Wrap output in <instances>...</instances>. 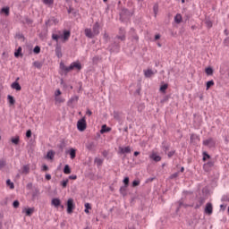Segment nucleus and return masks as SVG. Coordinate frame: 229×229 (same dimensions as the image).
<instances>
[{
  "label": "nucleus",
  "mask_w": 229,
  "mask_h": 229,
  "mask_svg": "<svg viewBox=\"0 0 229 229\" xmlns=\"http://www.w3.org/2000/svg\"><path fill=\"white\" fill-rule=\"evenodd\" d=\"M78 176L77 175H70L69 180H77Z\"/></svg>",
  "instance_id": "obj_62"
},
{
  "label": "nucleus",
  "mask_w": 229,
  "mask_h": 229,
  "mask_svg": "<svg viewBox=\"0 0 229 229\" xmlns=\"http://www.w3.org/2000/svg\"><path fill=\"white\" fill-rule=\"evenodd\" d=\"M78 99H80V97L78 96L72 97L68 101V106H72V105H75V103H78Z\"/></svg>",
  "instance_id": "obj_9"
},
{
  "label": "nucleus",
  "mask_w": 229,
  "mask_h": 229,
  "mask_svg": "<svg viewBox=\"0 0 229 229\" xmlns=\"http://www.w3.org/2000/svg\"><path fill=\"white\" fill-rule=\"evenodd\" d=\"M116 38H118V40H122V42H123V40H126V30H124L123 28L119 29V32L118 35L116 36Z\"/></svg>",
  "instance_id": "obj_6"
},
{
  "label": "nucleus",
  "mask_w": 229,
  "mask_h": 229,
  "mask_svg": "<svg viewBox=\"0 0 229 229\" xmlns=\"http://www.w3.org/2000/svg\"><path fill=\"white\" fill-rule=\"evenodd\" d=\"M2 13H4L6 16L10 15V7H3L1 10Z\"/></svg>",
  "instance_id": "obj_28"
},
{
  "label": "nucleus",
  "mask_w": 229,
  "mask_h": 229,
  "mask_svg": "<svg viewBox=\"0 0 229 229\" xmlns=\"http://www.w3.org/2000/svg\"><path fill=\"white\" fill-rule=\"evenodd\" d=\"M19 200H14L13 203V208H19Z\"/></svg>",
  "instance_id": "obj_51"
},
{
  "label": "nucleus",
  "mask_w": 229,
  "mask_h": 229,
  "mask_svg": "<svg viewBox=\"0 0 229 229\" xmlns=\"http://www.w3.org/2000/svg\"><path fill=\"white\" fill-rule=\"evenodd\" d=\"M169 87L168 84H164L160 87L159 90L160 92H162L163 94H165V90H167V88Z\"/></svg>",
  "instance_id": "obj_30"
},
{
  "label": "nucleus",
  "mask_w": 229,
  "mask_h": 229,
  "mask_svg": "<svg viewBox=\"0 0 229 229\" xmlns=\"http://www.w3.org/2000/svg\"><path fill=\"white\" fill-rule=\"evenodd\" d=\"M23 212H25L28 217H31V216H33V212H35V208H24Z\"/></svg>",
  "instance_id": "obj_14"
},
{
  "label": "nucleus",
  "mask_w": 229,
  "mask_h": 229,
  "mask_svg": "<svg viewBox=\"0 0 229 229\" xmlns=\"http://www.w3.org/2000/svg\"><path fill=\"white\" fill-rule=\"evenodd\" d=\"M214 210V208L212 207V203L208 202L206 204L205 208V214H208V216H212V212Z\"/></svg>",
  "instance_id": "obj_7"
},
{
  "label": "nucleus",
  "mask_w": 229,
  "mask_h": 229,
  "mask_svg": "<svg viewBox=\"0 0 229 229\" xmlns=\"http://www.w3.org/2000/svg\"><path fill=\"white\" fill-rule=\"evenodd\" d=\"M85 36L88 37V38H94L95 34L90 29H85L84 30Z\"/></svg>",
  "instance_id": "obj_12"
},
{
  "label": "nucleus",
  "mask_w": 229,
  "mask_h": 229,
  "mask_svg": "<svg viewBox=\"0 0 229 229\" xmlns=\"http://www.w3.org/2000/svg\"><path fill=\"white\" fill-rule=\"evenodd\" d=\"M44 4H47L48 6H51L53 3H55V0H43Z\"/></svg>",
  "instance_id": "obj_42"
},
{
  "label": "nucleus",
  "mask_w": 229,
  "mask_h": 229,
  "mask_svg": "<svg viewBox=\"0 0 229 229\" xmlns=\"http://www.w3.org/2000/svg\"><path fill=\"white\" fill-rule=\"evenodd\" d=\"M27 139H30L31 137V130H28L26 132Z\"/></svg>",
  "instance_id": "obj_57"
},
{
  "label": "nucleus",
  "mask_w": 229,
  "mask_h": 229,
  "mask_svg": "<svg viewBox=\"0 0 229 229\" xmlns=\"http://www.w3.org/2000/svg\"><path fill=\"white\" fill-rule=\"evenodd\" d=\"M92 32L95 34V37L98 36V34L99 33V22H96L94 25H93V30Z\"/></svg>",
  "instance_id": "obj_17"
},
{
  "label": "nucleus",
  "mask_w": 229,
  "mask_h": 229,
  "mask_svg": "<svg viewBox=\"0 0 229 229\" xmlns=\"http://www.w3.org/2000/svg\"><path fill=\"white\" fill-rule=\"evenodd\" d=\"M68 13H73V15H76V12L74 11V8H72V7H70L68 9Z\"/></svg>",
  "instance_id": "obj_54"
},
{
  "label": "nucleus",
  "mask_w": 229,
  "mask_h": 229,
  "mask_svg": "<svg viewBox=\"0 0 229 229\" xmlns=\"http://www.w3.org/2000/svg\"><path fill=\"white\" fill-rule=\"evenodd\" d=\"M103 38L106 42H108V40H110V36H108V33L106 32L104 33Z\"/></svg>",
  "instance_id": "obj_48"
},
{
  "label": "nucleus",
  "mask_w": 229,
  "mask_h": 229,
  "mask_svg": "<svg viewBox=\"0 0 229 229\" xmlns=\"http://www.w3.org/2000/svg\"><path fill=\"white\" fill-rule=\"evenodd\" d=\"M139 185H140V181H133L132 182V187H139Z\"/></svg>",
  "instance_id": "obj_50"
},
{
  "label": "nucleus",
  "mask_w": 229,
  "mask_h": 229,
  "mask_svg": "<svg viewBox=\"0 0 229 229\" xmlns=\"http://www.w3.org/2000/svg\"><path fill=\"white\" fill-rule=\"evenodd\" d=\"M75 205H74V199H69L67 201V213L68 214H72V210L73 208H75Z\"/></svg>",
  "instance_id": "obj_5"
},
{
  "label": "nucleus",
  "mask_w": 229,
  "mask_h": 229,
  "mask_svg": "<svg viewBox=\"0 0 229 229\" xmlns=\"http://www.w3.org/2000/svg\"><path fill=\"white\" fill-rule=\"evenodd\" d=\"M52 205H53V207H55V208H58V207H60V205H62V201L60 200V199H53Z\"/></svg>",
  "instance_id": "obj_18"
},
{
  "label": "nucleus",
  "mask_w": 229,
  "mask_h": 229,
  "mask_svg": "<svg viewBox=\"0 0 229 229\" xmlns=\"http://www.w3.org/2000/svg\"><path fill=\"white\" fill-rule=\"evenodd\" d=\"M149 158L151 160H154V162H160L162 160V157L158 156L157 153L153 152L150 156Z\"/></svg>",
  "instance_id": "obj_11"
},
{
  "label": "nucleus",
  "mask_w": 229,
  "mask_h": 229,
  "mask_svg": "<svg viewBox=\"0 0 229 229\" xmlns=\"http://www.w3.org/2000/svg\"><path fill=\"white\" fill-rule=\"evenodd\" d=\"M174 153H176L175 150H172V151L168 152V154H167L168 158H172V157L174 155Z\"/></svg>",
  "instance_id": "obj_55"
},
{
  "label": "nucleus",
  "mask_w": 229,
  "mask_h": 229,
  "mask_svg": "<svg viewBox=\"0 0 229 229\" xmlns=\"http://www.w3.org/2000/svg\"><path fill=\"white\" fill-rule=\"evenodd\" d=\"M203 203H205V199L200 198L199 200V205L197 206V208H198L199 207H201V205H203Z\"/></svg>",
  "instance_id": "obj_52"
},
{
  "label": "nucleus",
  "mask_w": 229,
  "mask_h": 229,
  "mask_svg": "<svg viewBox=\"0 0 229 229\" xmlns=\"http://www.w3.org/2000/svg\"><path fill=\"white\" fill-rule=\"evenodd\" d=\"M69 153H70V158H71L72 160H74V158H76V149H74V148H70Z\"/></svg>",
  "instance_id": "obj_22"
},
{
  "label": "nucleus",
  "mask_w": 229,
  "mask_h": 229,
  "mask_svg": "<svg viewBox=\"0 0 229 229\" xmlns=\"http://www.w3.org/2000/svg\"><path fill=\"white\" fill-rule=\"evenodd\" d=\"M55 102L56 103H64L65 99L62 98V97H55Z\"/></svg>",
  "instance_id": "obj_40"
},
{
  "label": "nucleus",
  "mask_w": 229,
  "mask_h": 229,
  "mask_svg": "<svg viewBox=\"0 0 229 229\" xmlns=\"http://www.w3.org/2000/svg\"><path fill=\"white\" fill-rule=\"evenodd\" d=\"M60 38H63V42H67L69 38H71V31L70 30H64L63 34L62 31H58V34H52V40H55V42H58Z\"/></svg>",
  "instance_id": "obj_2"
},
{
  "label": "nucleus",
  "mask_w": 229,
  "mask_h": 229,
  "mask_svg": "<svg viewBox=\"0 0 229 229\" xmlns=\"http://www.w3.org/2000/svg\"><path fill=\"white\" fill-rule=\"evenodd\" d=\"M7 99H8V102H9L10 105H15V98H13V96L8 95Z\"/></svg>",
  "instance_id": "obj_29"
},
{
  "label": "nucleus",
  "mask_w": 229,
  "mask_h": 229,
  "mask_svg": "<svg viewBox=\"0 0 229 229\" xmlns=\"http://www.w3.org/2000/svg\"><path fill=\"white\" fill-rule=\"evenodd\" d=\"M215 83L214 81H209L206 83V90H208L210 87H214Z\"/></svg>",
  "instance_id": "obj_32"
},
{
  "label": "nucleus",
  "mask_w": 229,
  "mask_h": 229,
  "mask_svg": "<svg viewBox=\"0 0 229 229\" xmlns=\"http://www.w3.org/2000/svg\"><path fill=\"white\" fill-rule=\"evenodd\" d=\"M124 187H128L130 185V177H125L123 179Z\"/></svg>",
  "instance_id": "obj_43"
},
{
  "label": "nucleus",
  "mask_w": 229,
  "mask_h": 229,
  "mask_svg": "<svg viewBox=\"0 0 229 229\" xmlns=\"http://www.w3.org/2000/svg\"><path fill=\"white\" fill-rule=\"evenodd\" d=\"M203 146H207V148H216V140H214V138H208L203 140Z\"/></svg>",
  "instance_id": "obj_4"
},
{
  "label": "nucleus",
  "mask_w": 229,
  "mask_h": 229,
  "mask_svg": "<svg viewBox=\"0 0 229 229\" xmlns=\"http://www.w3.org/2000/svg\"><path fill=\"white\" fill-rule=\"evenodd\" d=\"M163 150H164L165 152L169 151V145H164V146H163Z\"/></svg>",
  "instance_id": "obj_58"
},
{
  "label": "nucleus",
  "mask_w": 229,
  "mask_h": 229,
  "mask_svg": "<svg viewBox=\"0 0 229 229\" xmlns=\"http://www.w3.org/2000/svg\"><path fill=\"white\" fill-rule=\"evenodd\" d=\"M12 89H14V90H21L22 88L21 87V84L19 82L15 81L11 85Z\"/></svg>",
  "instance_id": "obj_20"
},
{
  "label": "nucleus",
  "mask_w": 229,
  "mask_h": 229,
  "mask_svg": "<svg viewBox=\"0 0 229 229\" xmlns=\"http://www.w3.org/2000/svg\"><path fill=\"white\" fill-rule=\"evenodd\" d=\"M204 171L208 173L210 171V168L214 167V161H208V163L204 164Z\"/></svg>",
  "instance_id": "obj_10"
},
{
  "label": "nucleus",
  "mask_w": 229,
  "mask_h": 229,
  "mask_svg": "<svg viewBox=\"0 0 229 229\" xmlns=\"http://www.w3.org/2000/svg\"><path fill=\"white\" fill-rule=\"evenodd\" d=\"M47 158H49V160H53V158H55V151L49 150L47 154Z\"/></svg>",
  "instance_id": "obj_24"
},
{
  "label": "nucleus",
  "mask_w": 229,
  "mask_h": 229,
  "mask_svg": "<svg viewBox=\"0 0 229 229\" xmlns=\"http://www.w3.org/2000/svg\"><path fill=\"white\" fill-rule=\"evenodd\" d=\"M153 11H154V13H155V17H157V14L158 13V4H154L153 6Z\"/></svg>",
  "instance_id": "obj_44"
},
{
  "label": "nucleus",
  "mask_w": 229,
  "mask_h": 229,
  "mask_svg": "<svg viewBox=\"0 0 229 229\" xmlns=\"http://www.w3.org/2000/svg\"><path fill=\"white\" fill-rule=\"evenodd\" d=\"M38 194H40V191L38 188H36L34 190V191L32 192V198H35L36 196H38Z\"/></svg>",
  "instance_id": "obj_41"
},
{
  "label": "nucleus",
  "mask_w": 229,
  "mask_h": 229,
  "mask_svg": "<svg viewBox=\"0 0 229 229\" xmlns=\"http://www.w3.org/2000/svg\"><path fill=\"white\" fill-rule=\"evenodd\" d=\"M77 128L79 131H85L87 130V120H85V117L77 122Z\"/></svg>",
  "instance_id": "obj_3"
},
{
  "label": "nucleus",
  "mask_w": 229,
  "mask_h": 229,
  "mask_svg": "<svg viewBox=\"0 0 229 229\" xmlns=\"http://www.w3.org/2000/svg\"><path fill=\"white\" fill-rule=\"evenodd\" d=\"M22 174H30V166L29 165H24L23 166Z\"/></svg>",
  "instance_id": "obj_38"
},
{
  "label": "nucleus",
  "mask_w": 229,
  "mask_h": 229,
  "mask_svg": "<svg viewBox=\"0 0 229 229\" xmlns=\"http://www.w3.org/2000/svg\"><path fill=\"white\" fill-rule=\"evenodd\" d=\"M60 69L61 71H64V74H67L70 71H74V69H77V71H81V63L73 62L70 64V66H65L64 63H60Z\"/></svg>",
  "instance_id": "obj_1"
},
{
  "label": "nucleus",
  "mask_w": 229,
  "mask_h": 229,
  "mask_svg": "<svg viewBox=\"0 0 229 229\" xmlns=\"http://www.w3.org/2000/svg\"><path fill=\"white\" fill-rule=\"evenodd\" d=\"M126 15H130V11L127 9H123L120 13V19L121 21H123V19H126Z\"/></svg>",
  "instance_id": "obj_15"
},
{
  "label": "nucleus",
  "mask_w": 229,
  "mask_h": 229,
  "mask_svg": "<svg viewBox=\"0 0 229 229\" xmlns=\"http://www.w3.org/2000/svg\"><path fill=\"white\" fill-rule=\"evenodd\" d=\"M55 55H56L57 58H62V56H63L62 48L56 47L55 48Z\"/></svg>",
  "instance_id": "obj_27"
},
{
  "label": "nucleus",
  "mask_w": 229,
  "mask_h": 229,
  "mask_svg": "<svg viewBox=\"0 0 229 229\" xmlns=\"http://www.w3.org/2000/svg\"><path fill=\"white\" fill-rule=\"evenodd\" d=\"M86 148L89 151H94L96 149V143L94 141H89L86 143Z\"/></svg>",
  "instance_id": "obj_13"
},
{
  "label": "nucleus",
  "mask_w": 229,
  "mask_h": 229,
  "mask_svg": "<svg viewBox=\"0 0 229 229\" xmlns=\"http://www.w3.org/2000/svg\"><path fill=\"white\" fill-rule=\"evenodd\" d=\"M84 207H85L84 212H85L86 214H89V210H90V209L92 208V207H90V204L85 203Z\"/></svg>",
  "instance_id": "obj_36"
},
{
  "label": "nucleus",
  "mask_w": 229,
  "mask_h": 229,
  "mask_svg": "<svg viewBox=\"0 0 229 229\" xmlns=\"http://www.w3.org/2000/svg\"><path fill=\"white\" fill-rule=\"evenodd\" d=\"M98 62H99V56L93 57V63L98 64Z\"/></svg>",
  "instance_id": "obj_59"
},
{
  "label": "nucleus",
  "mask_w": 229,
  "mask_h": 229,
  "mask_svg": "<svg viewBox=\"0 0 229 229\" xmlns=\"http://www.w3.org/2000/svg\"><path fill=\"white\" fill-rule=\"evenodd\" d=\"M94 162L97 164L98 167H101L103 165V159L99 157H95Z\"/></svg>",
  "instance_id": "obj_23"
},
{
  "label": "nucleus",
  "mask_w": 229,
  "mask_h": 229,
  "mask_svg": "<svg viewBox=\"0 0 229 229\" xmlns=\"http://www.w3.org/2000/svg\"><path fill=\"white\" fill-rule=\"evenodd\" d=\"M6 165V161L4 159L0 160V171Z\"/></svg>",
  "instance_id": "obj_47"
},
{
  "label": "nucleus",
  "mask_w": 229,
  "mask_h": 229,
  "mask_svg": "<svg viewBox=\"0 0 229 229\" xmlns=\"http://www.w3.org/2000/svg\"><path fill=\"white\" fill-rule=\"evenodd\" d=\"M34 67H36L37 69H42V63L38 62V61H35L33 63Z\"/></svg>",
  "instance_id": "obj_37"
},
{
  "label": "nucleus",
  "mask_w": 229,
  "mask_h": 229,
  "mask_svg": "<svg viewBox=\"0 0 229 229\" xmlns=\"http://www.w3.org/2000/svg\"><path fill=\"white\" fill-rule=\"evenodd\" d=\"M171 178H178V173L173 174Z\"/></svg>",
  "instance_id": "obj_64"
},
{
  "label": "nucleus",
  "mask_w": 229,
  "mask_h": 229,
  "mask_svg": "<svg viewBox=\"0 0 229 229\" xmlns=\"http://www.w3.org/2000/svg\"><path fill=\"white\" fill-rule=\"evenodd\" d=\"M55 98L62 96V91L60 89H56L55 92Z\"/></svg>",
  "instance_id": "obj_53"
},
{
  "label": "nucleus",
  "mask_w": 229,
  "mask_h": 229,
  "mask_svg": "<svg viewBox=\"0 0 229 229\" xmlns=\"http://www.w3.org/2000/svg\"><path fill=\"white\" fill-rule=\"evenodd\" d=\"M205 72L208 76H212V74H214V69H212V67H208L206 68Z\"/></svg>",
  "instance_id": "obj_25"
},
{
  "label": "nucleus",
  "mask_w": 229,
  "mask_h": 229,
  "mask_svg": "<svg viewBox=\"0 0 229 229\" xmlns=\"http://www.w3.org/2000/svg\"><path fill=\"white\" fill-rule=\"evenodd\" d=\"M21 53H22V47H18L17 51L14 53V56L16 58H19V56H21V55H22Z\"/></svg>",
  "instance_id": "obj_33"
},
{
  "label": "nucleus",
  "mask_w": 229,
  "mask_h": 229,
  "mask_svg": "<svg viewBox=\"0 0 229 229\" xmlns=\"http://www.w3.org/2000/svg\"><path fill=\"white\" fill-rule=\"evenodd\" d=\"M110 130H112V129H110L109 127H106V125L105 124V125H102L100 132L106 133V131H110Z\"/></svg>",
  "instance_id": "obj_31"
},
{
  "label": "nucleus",
  "mask_w": 229,
  "mask_h": 229,
  "mask_svg": "<svg viewBox=\"0 0 229 229\" xmlns=\"http://www.w3.org/2000/svg\"><path fill=\"white\" fill-rule=\"evenodd\" d=\"M58 148H61V151H64V148H65V143L63 141L60 145H58Z\"/></svg>",
  "instance_id": "obj_56"
},
{
  "label": "nucleus",
  "mask_w": 229,
  "mask_h": 229,
  "mask_svg": "<svg viewBox=\"0 0 229 229\" xmlns=\"http://www.w3.org/2000/svg\"><path fill=\"white\" fill-rule=\"evenodd\" d=\"M119 153H121V155H126L128 153H131V148H130V146H127L125 148L123 147H119Z\"/></svg>",
  "instance_id": "obj_8"
},
{
  "label": "nucleus",
  "mask_w": 229,
  "mask_h": 229,
  "mask_svg": "<svg viewBox=\"0 0 229 229\" xmlns=\"http://www.w3.org/2000/svg\"><path fill=\"white\" fill-rule=\"evenodd\" d=\"M52 24H58V20L55 17H52L50 20L46 21V26H51Z\"/></svg>",
  "instance_id": "obj_16"
},
{
  "label": "nucleus",
  "mask_w": 229,
  "mask_h": 229,
  "mask_svg": "<svg viewBox=\"0 0 229 229\" xmlns=\"http://www.w3.org/2000/svg\"><path fill=\"white\" fill-rule=\"evenodd\" d=\"M208 158H210V155H208L207 152H203V161H207Z\"/></svg>",
  "instance_id": "obj_46"
},
{
  "label": "nucleus",
  "mask_w": 229,
  "mask_h": 229,
  "mask_svg": "<svg viewBox=\"0 0 229 229\" xmlns=\"http://www.w3.org/2000/svg\"><path fill=\"white\" fill-rule=\"evenodd\" d=\"M154 74H155V72H153V70L151 69L144 71L145 78H151Z\"/></svg>",
  "instance_id": "obj_19"
},
{
  "label": "nucleus",
  "mask_w": 229,
  "mask_h": 229,
  "mask_svg": "<svg viewBox=\"0 0 229 229\" xmlns=\"http://www.w3.org/2000/svg\"><path fill=\"white\" fill-rule=\"evenodd\" d=\"M11 141L13 142V144H15V146H17L20 142V138L19 136H16L15 138H12Z\"/></svg>",
  "instance_id": "obj_34"
},
{
  "label": "nucleus",
  "mask_w": 229,
  "mask_h": 229,
  "mask_svg": "<svg viewBox=\"0 0 229 229\" xmlns=\"http://www.w3.org/2000/svg\"><path fill=\"white\" fill-rule=\"evenodd\" d=\"M42 171H49V167L47 165H44Z\"/></svg>",
  "instance_id": "obj_63"
},
{
  "label": "nucleus",
  "mask_w": 229,
  "mask_h": 229,
  "mask_svg": "<svg viewBox=\"0 0 229 229\" xmlns=\"http://www.w3.org/2000/svg\"><path fill=\"white\" fill-rule=\"evenodd\" d=\"M182 14L177 13V14L174 16V22H175L176 24H180V23L182 22Z\"/></svg>",
  "instance_id": "obj_21"
},
{
  "label": "nucleus",
  "mask_w": 229,
  "mask_h": 229,
  "mask_svg": "<svg viewBox=\"0 0 229 229\" xmlns=\"http://www.w3.org/2000/svg\"><path fill=\"white\" fill-rule=\"evenodd\" d=\"M68 183H69V179H66V180L63 181L61 182V185H62L63 189H65V187H67Z\"/></svg>",
  "instance_id": "obj_45"
},
{
  "label": "nucleus",
  "mask_w": 229,
  "mask_h": 229,
  "mask_svg": "<svg viewBox=\"0 0 229 229\" xmlns=\"http://www.w3.org/2000/svg\"><path fill=\"white\" fill-rule=\"evenodd\" d=\"M128 186H122L120 188V194H122L123 196H126V189Z\"/></svg>",
  "instance_id": "obj_35"
},
{
  "label": "nucleus",
  "mask_w": 229,
  "mask_h": 229,
  "mask_svg": "<svg viewBox=\"0 0 229 229\" xmlns=\"http://www.w3.org/2000/svg\"><path fill=\"white\" fill-rule=\"evenodd\" d=\"M27 189H29V191L31 190V189H33V183L29 182V183L27 184Z\"/></svg>",
  "instance_id": "obj_60"
},
{
  "label": "nucleus",
  "mask_w": 229,
  "mask_h": 229,
  "mask_svg": "<svg viewBox=\"0 0 229 229\" xmlns=\"http://www.w3.org/2000/svg\"><path fill=\"white\" fill-rule=\"evenodd\" d=\"M33 51H34V53H35L36 55H38V53H40V47L36 46V47H34Z\"/></svg>",
  "instance_id": "obj_49"
},
{
  "label": "nucleus",
  "mask_w": 229,
  "mask_h": 229,
  "mask_svg": "<svg viewBox=\"0 0 229 229\" xmlns=\"http://www.w3.org/2000/svg\"><path fill=\"white\" fill-rule=\"evenodd\" d=\"M64 174H71V166L69 165H65L64 168Z\"/></svg>",
  "instance_id": "obj_26"
},
{
  "label": "nucleus",
  "mask_w": 229,
  "mask_h": 229,
  "mask_svg": "<svg viewBox=\"0 0 229 229\" xmlns=\"http://www.w3.org/2000/svg\"><path fill=\"white\" fill-rule=\"evenodd\" d=\"M102 155H103V157H105V158H106V157H108V151L104 150V151L102 152Z\"/></svg>",
  "instance_id": "obj_61"
},
{
  "label": "nucleus",
  "mask_w": 229,
  "mask_h": 229,
  "mask_svg": "<svg viewBox=\"0 0 229 229\" xmlns=\"http://www.w3.org/2000/svg\"><path fill=\"white\" fill-rule=\"evenodd\" d=\"M6 185H8L10 187V189H15V185L13 184V182L10 179H8L6 181Z\"/></svg>",
  "instance_id": "obj_39"
}]
</instances>
